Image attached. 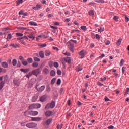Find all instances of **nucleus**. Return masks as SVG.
<instances>
[{
	"label": "nucleus",
	"instance_id": "0eeeda50",
	"mask_svg": "<svg viewBox=\"0 0 129 129\" xmlns=\"http://www.w3.org/2000/svg\"><path fill=\"white\" fill-rule=\"evenodd\" d=\"M31 119L32 121H40L42 118L40 117H32Z\"/></svg>",
	"mask_w": 129,
	"mask_h": 129
},
{
	"label": "nucleus",
	"instance_id": "a19ab883",
	"mask_svg": "<svg viewBox=\"0 0 129 129\" xmlns=\"http://www.w3.org/2000/svg\"><path fill=\"white\" fill-rule=\"evenodd\" d=\"M123 64H124V60H123V59H122L120 62V66H123Z\"/></svg>",
	"mask_w": 129,
	"mask_h": 129
},
{
	"label": "nucleus",
	"instance_id": "79ce46f5",
	"mask_svg": "<svg viewBox=\"0 0 129 129\" xmlns=\"http://www.w3.org/2000/svg\"><path fill=\"white\" fill-rule=\"evenodd\" d=\"M16 36L17 37H23L24 36V34L20 33H17Z\"/></svg>",
	"mask_w": 129,
	"mask_h": 129
},
{
	"label": "nucleus",
	"instance_id": "4d7b16f0",
	"mask_svg": "<svg viewBox=\"0 0 129 129\" xmlns=\"http://www.w3.org/2000/svg\"><path fill=\"white\" fill-rule=\"evenodd\" d=\"M126 22H129V18L126 16L124 15Z\"/></svg>",
	"mask_w": 129,
	"mask_h": 129
},
{
	"label": "nucleus",
	"instance_id": "c9c22d12",
	"mask_svg": "<svg viewBox=\"0 0 129 129\" xmlns=\"http://www.w3.org/2000/svg\"><path fill=\"white\" fill-rule=\"evenodd\" d=\"M14 84H15V85H17V86H19V85H20V81H17L16 80H14Z\"/></svg>",
	"mask_w": 129,
	"mask_h": 129
},
{
	"label": "nucleus",
	"instance_id": "f257e3e1",
	"mask_svg": "<svg viewBox=\"0 0 129 129\" xmlns=\"http://www.w3.org/2000/svg\"><path fill=\"white\" fill-rule=\"evenodd\" d=\"M55 102L52 101L50 104H47L45 106V109H50V108H54L55 107Z\"/></svg>",
	"mask_w": 129,
	"mask_h": 129
},
{
	"label": "nucleus",
	"instance_id": "c85d7f7f",
	"mask_svg": "<svg viewBox=\"0 0 129 129\" xmlns=\"http://www.w3.org/2000/svg\"><path fill=\"white\" fill-rule=\"evenodd\" d=\"M29 109H35V104L30 105L29 107Z\"/></svg>",
	"mask_w": 129,
	"mask_h": 129
},
{
	"label": "nucleus",
	"instance_id": "0e129e2a",
	"mask_svg": "<svg viewBox=\"0 0 129 129\" xmlns=\"http://www.w3.org/2000/svg\"><path fill=\"white\" fill-rule=\"evenodd\" d=\"M10 46L13 47V48H16V45H15V44H14V43H11L10 44Z\"/></svg>",
	"mask_w": 129,
	"mask_h": 129
},
{
	"label": "nucleus",
	"instance_id": "f3484780",
	"mask_svg": "<svg viewBox=\"0 0 129 129\" xmlns=\"http://www.w3.org/2000/svg\"><path fill=\"white\" fill-rule=\"evenodd\" d=\"M39 56L41 58H45V54L44 53V51H40Z\"/></svg>",
	"mask_w": 129,
	"mask_h": 129
},
{
	"label": "nucleus",
	"instance_id": "bf43d9fd",
	"mask_svg": "<svg viewBox=\"0 0 129 129\" xmlns=\"http://www.w3.org/2000/svg\"><path fill=\"white\" fill-rule=\"evenodd\" d=\"M63 54L65 55L66 56H71V54H70V53H69V52L63 53Z\"/></svg>",
	"mask_w": 129,
	"mask_h": 129
},
{
	"label": "nucleus",
	"instance_id": "69168bd1",
	"mask_svg": "<svg viewBox=\"0 0 129 129\" xmlns=\"http://www.w3.org/2000/svg\"><path fill=\"white\" fill-rule=\"evenodd\" d=\"M108 129H114V127L112 125H110L108 127Z\"/></svg>",
	"mask_w": 129,
	"mask_h": 129
},
{
	"label": "nucleus",
	"instance_id": "052dcab7",
	"mask_svg": "<svg viewBox=\"0 0 129 129\" xmlns=\"http://www.w3.org/2000/svg\"><path fill=\"white\" fill-rule=\"evenodd\" d=\"M61 73H62V72H61V70H57L58 75H61Z\"/></svg>",
	"mask_w": 129,
	"mask_h": 129
},
{
	"label": "nucleus",
	"instance_id": "338daca9",
	"mask_svg": "<svg viewBox=\"0 0 129 129\" xmlns=\"http://www.w3.org/2000/svg\"><path fill=\"white\" fill-rule=\"evenodd\" d=\"M42 4H43V5H45L47 3V2L46 1V0H43L42 2H41Z\"/></svg>",
	"mask_w": 129,
	"mask_h": 129
},
{
	"label": "nucleus",
	"instance_id": "4be33fe9",
	"mask_svg": "<svg viewBox=\"0 0 129 129\" xmlns=\"http://www.w3.org/2000/svg\"><path fill=\"white\" fill-rule=\"evenodd\" d=\"M82 70V67H81V66L79 65L77 67L76 71H78V72H79V71H81Z\"/></svg>",
	"mask_w": 129,
	"mask_h": 129
},
{
	"label": "nucleus",
	"instance_id": "39448f33",
	"mask_svg": "<svg viewBox=\"0 0 129 129\" xmlns=\"http://www.w3.org/2000/svg\"><path fill=\"white\" fill-rule=\"evenodd\" d=\"M45 86H42L39 88H38V86H36V89L38 90V91H39V92H42V91H44L45 90Z\"/></svg>",
	"mask_w": 129,
	"mask_h": 129
},
{
	"label": "nucleus",
	"instance_id": "c756f323",
	"mask_svg": "<svg viewBox=\"0 0 129 129\" xmlns=\"http://www.w3.org/2000/svg\"><path fill=\"white\" fill-rule=\"evenodd\" d=\"M65 61L69 64H70V63H71V59L69 58V57H67V58H66Z\"/></svg>",
	"mask_w": 129,
	"mask_h": 129
},
{
	"label": "nucleus",
	"instance_id": "de8ad7c7",
	"mask_svg": "<svg viewBox=\"0 0 129 129\" xmlns=\"http://www.w3.org/2000/svg\"><path fill=\"white\" fill-rule=\"evenodd\" d=\"M106 79L107 78L105 77L103 78H101L100 81H102V82H104L106 81Z\"/></svg>",
	"mask_w": 129,
	"mask_h": 129
},
{
	"label": "nucleus",
	"instance_id": "4c0bfd02",
	"mask_svg": "<svg viewBox=\"0 0 129 129\" xmlns=\"http://www.w3.org/2000/svg\"><path fill=\"white\" fill-rule=\"evenodd\" d=\"M12 64L13 66H16V65H17V59H13L12 61Z\"/></svg>",
	"mask_w": 129,
	"mask_h": 129
},
{
	"label": "nucleus",
	"instance_id": "aec40b11",
	"mask_svg": "<svg viewBox=\"0 0 129 129\" xmlns=\"http://www.w3.org/2000/svg\"><path fill=\"white\" fill-rule=\"evenodd\" d=\"M29 25H30V26H38V24H37V23L34 22V21H31L29 22Z\"/></svg>",
	"mask_w": 129,
	"mask_h": 129
},
{
	"label": "nucleus",
	"instance_id": "e433bc0d",
	"mask_svg": "<svg viewBox=\"0 0 129 129\" xmlns=\"http://www.w3.org/2000/svg\"><path fill=\"white\" fill-rule=\"evenodd\" d=\"M81 30H83V31H86L87 30V28H86V26H82L81 27Z\"/></svg>",
	"mask_w": 129,
	"mask_h": 129
},
{
	"label": "nucleus",
	"instance_id": "9d476101",
	"mask_svg": "<svg viewBox=\"0 0 129 129\" xmlns=\"http://www.w3.org/2000/svg\"><path fill=\"white\" fill-rule=\"evenodd\" d=\"M46 116H51V115H53V112L51 111H47L45 112Z\"/></svg>",
	"mask_w": 129,
	"mask_h": 129
},
{
	"label": "nucleus",
	"instance_id": "412c9836",
	"mask_svg": "<svg viewBox=\"0 0 129 129\" xmlns=\"http://www.w3.org/2000/svg\"><path fill=\"white\" fill-rule=\"evenodd\" d=\"M4 85H5V81H2L0 83V90L3 89V87H4Z\"/></svg>",
	"mask_w": 129,
	"mask_h": 129
},
{
	"label": "nucleus",
	"instance_id": "8fccbe9b",
	"mask_svg": "<svg viewBox=\"0 0 129 129\" xmlns=\"http://www.w3.org/2000/svg\"><path fill=\"white\" fill-rule=\"evenodd\" d=\"M19 59L21 61H23L25 60V59L24 58V57L22 56H19Z\"/></svg>",
	"mask_w": 129,
	"mask_h": 129
},
{
	"label": "nucleus",
	"instance_id": "37998d69",
	"mask_svg": "<svg viewBox=\"0 0 129 129\" xmlns=\"http://www.w3.org/2000/svg\"><path fill=\"white\" fill-rule=\"evenodd\" d=\"M12 39V34H9L7 36V40H11Z\"/></svg>",
	"mask_w": 129,
	"mask_h": 129
},
{
	"label": "nucleus",
	"instance_id": "c03bdc74",
	"mask_svg": "<svg viewBox=\"0 0 129 129\" xmlns=\"http://www.w3.org/2000/svg\"><path fill=\"white\" fill-rule=\"evenodd\" d=\"M55 82H56V78H53L51 80V84L53 85L55 83Z\"/></svg>",
	"mask_w": 129,
	"mask_h": 129
},
{
	"label": "nucleus",
	"instance_id": "864d4df0",
	"mask_svg": "<svg viewBox=\"0 0 129 129\" xmlns=\"http://www.w3.org/2000/svg\"><path fill=\"white\" fill-rule=\"evenodd\" d=\"M62 126H63L62 125V124H58L57 126V129H61L62 127Z\"/></svg>",
	"mask_w": 129,
	"mask_h": 129
},
{
	"label": "nucleus",
	"instance_id": "cd10ccee",
	"mask_svg": "<svg viewBox=\"0 0 129 129\" xmlns=\"http://www.w3.org/2000/svg\"><path fill=\"white\" fill-rule=\"evenodd\" d=\"M22 63L24 66H27V65H28V61L25 59L22 62Z\"/></svg>",
	"mask_w": 129,
	"mask_h": 129
},
{
	"label": "nucleus",
	"instance_id": "6e6d98bb",
	"mask_svg": "<svg viewBox=\"0 0 129 129\" xmlns=\"http://www.w3.org/2000/svg\"><path fill=\"white\" fill-rule=\"evenodd\" d=\"M50 28H51V29H53V30H56L57 29H58V27H55L52 25H50Z\"/></svg>",
	"mask_w": 129,
	"mask_h": 129
},
{
	"label": "nucleus",
	"instance_id": "a18cd8bd",
	"mask_svg": "<svg viewBox=\"0 0 129 129\" xmlns=\"http://www.w3.org/2000/svg\"><path fill=\"white\" fill-rule=\"evenodd\" d=\"M54 66L56 68H58V67H59V63L57 62H55L54 63Z\"/></svg>",
	"mask_w": 129,
	"mask_h": 129
},
{
	"label": "nucleus",
	"instance_id": "13d9d810",
	"mask_svg": "<svg viewBox=\"0 0 129 129\" xmlns=\"http://www.w3.org/2000/svg\"><path fill=\"white\" fill-rule=\"evenodd\" d=\"M94 46L95 45L94 44V43H91L90 45V48H91V49H92V48H94Z\"/></svg>",
	"mask_w": 129,
	"mask_h": 129
},
{
	"label": "nucleus",
	"instance_id": "2f4dec72",
	"mask_svg": "<svg viewBox=\"0 0 129 129\" xmlns=\"http://www.w3.org/2000/svg\"><path fill=\"white\" fill-rule=\"evenodd\" d=\"M24 3V1L23 0H18L16 2L17 5H21V4H23Z\"/></svg>",
	"mask_w": 129,
	"mask_h": 129
},
{
	"label": "nucleus",
	"instance_id": "774afa93",
	"mask_svg": "<svg viewBox=\"0 0 129 129\" xmlns=\"http://www.w3.org/2000/svg\"><path fill=\"white\" fill-rule=\"evenodd\" d=\"M128 92H129V88H127L126 90V92H125V94H127Z\"/></svg>",
	"mask_w": 129,
	"mask_h": 129
},
{
	"label": "nucleus",
	"instance_id": "f704fd0d",
	"mask_svg": "<svg viewBox=\"0 0 129 129\" xmlns=\"http://www.w3.org/2000/svg\"><path fill=\"white\" fill-rule=\"evenodd\" d=\"M52 119H48L46 122V124H50V123H51V122H52Z\"/></svg>",
	"mask_w": 129,
	"mask_h": 129
},
{
	"label": "nucleus",
	"instance_id": "f03ea898",
	"mask_svg": "<svg viewBox=\"0 0 129 129\" xmlns=\"http://www.w3.org/2000/svg\"><path fill=\"white\" fill-rule=\"evenodd\" d=\"M28 128H34L37 126V124L35 123H29L26 125Z\"/></svg>",
	"mask_w": 129,
	"mask_h": 129
},
{
	"label": "nucleus",
	"instance_id": "5fc2aeb1",
	"mask_svg": "<svg viewBox=\"0 0 129 129\" xmlns=\"http://www.w3.org/2000/svg\"><path fill=\"white\" fill-rule=\"evenodd\" d=\"M96 38L97 39V40H99L100 39V36H99V34H96Z\"/></svg>",
	"mask_w": 129,
	"mask_h": 129
},
{
	"label": "nucleus",
	"instance_id": "09e8293b",
	"mask_svg": "<svg viewBox=\"0 0 129 129\" xmlns=\"http://www.w3.org/2000/svg\"><path fill=\"white\" fill-rule=\"evenodd\" d=\"M40 38H43V36L42 35H39V36H38L36 39V41H39V40H40Z\"/></svg>",
	"mask_w": 129,
	"mask_h": 129
},
{
	"label": "nucleus",
	"instance_id": "9b49d317",
	"mask_svg": "<svg viewBox=\"0 0 129 129\" xmlns=\"http://www.w3.org/2000/svg\"><path fill=\"white\" fill-rule=\"evenodd\" d=\"M1 65L3 68H8L9 66V64L6 62H2Z\"/></svg>",
	"mask_w": 129,
	"mask_h": 129
},
{
	"label": "nucleus",
	"instance_id": "423d86ee",
	"mask_svg": "<svg viewBox=\"0 0 129 129\" xmlns=\"http://www.w3.org/2000/svg\"><path fill=\"white\" fill-rule=\"evenodd\" d=\"M39 112H38V111H31L29 112V114L30 115H32V116H36V115H38Z\"/></svg>",
	"mask_w": 129,
	"mask_h": 129
},
{
	"label": "nucleus",
	"instance_id": "72a5a7b5",
	"mask_svg": "<svg viewBox=\"0 0 129 129\" xmlns=\"http://www.w3.org/2000/svg\"><path fill=\"white\" fill-rule=\"evenodd\" d=\"M55 74H56V72H55V71L52 70L50 72V75H51V76H54Z\"/></svg>",
	"mask_w": 129,
	"mask_h": 129
},
{
	"label": "nucleus",
	"instance_id": "49530a36",
	"mask_svg": "<svg viewBox=\"0 0 129 129\" xmlns=\"http://www.w3.org/2000/svg\"><path fill=\"white\" fill-rule=\"evenodd\" d=\"M126 71V67H123L122 68V73H124V72H125Z\"/></svg>",
	"mask_w": 129,
	"mask_h": 129
},
{
	"label": "nucleus",
	"instance_id": "ea45409f",
	"mask_svg": "<svg viewBox=\"0 0 129 129\" xmlns=\"http://www.w3.org/2000/svg\"><path fill=\"white\" fill-rule=\"evenodd\" d=\"M119 17H118V16H115L113 18V20H114L115 21H116V22H118V19Z\"/></svg>",
	"mask_w": 129,
	"mask_h": 129
},
{
	"label": "nucleus",
	"instance_id": "1a4fd4ad",
	"mask_svg": "<svg viewBox=\"0 0 129 129\" xmlns=\"http://www.w3.org/2000/svg\"><path fill=\"white\" fill-rule=\"evenodd\" d=\"M69 48L70 50L71 51V52H74V44L72 43H70L69 45Z\"/></svg>",
	"mask_w": 129,
	"mask_h": 129
},
{
	"label": "nucleus",
	"instance_id": "b1692460",
	"mask_svg": "<svg viewBox=\"0 0 129 129\" xmlns=\"http://www.w3.org/2000/svg\"><path fill=\"white\" fill-rule=\"evenodd\" d=\"M35 108L36 109H39L41 108V104H34Z\"/></svg>",
	"mask_w": 129,
	"mask_h": 129
},
{
	"label": "nucleus",
	"instance_id": "20e7f679",
	"mask_svg": "<svg viewBox=\"0 0 129 129\" xmlns=\"http://www.w3.org/2000/svg\"><path fill=\"white\" fill-rule=\"evenodd\" d=\"M32 72H33V75H35V76H37L39 75V74L41 73V70H40V69H37L32 71Z\"/></svg>",
	"mask_w": 129,
	"mask_h": 129
},
{
	"label": "nucleus",
	"instance_id": "bb28decb",
	"mask_svg": "<svg viewBox=\"0 0 129 129\" xmlns=\"http://www.w3.org/2000/svg\"><path fill=\"white\" fill-rule=\"evenodd\" d=\"M33 59L35 61V62H40V61H41V59L40 58L36 56L34 57Z\"/></svg>",
	"mask_w": 129,
	"mask_h": 129
},
{
	"label": "nucleus",
	"instance_id": "dca6fc26",
	"mask_svg": "<svg viewBox=\"0 0 129 129\" xmlns=\"http://www.w3.org/2000/svg\"><path fill=\"white\" fill-rule=\"evenodd\" d=\"M28 37L29 39H32V40H34L35 39V36H34V34H33V33H31L30 35H29L28 36Z\"/></svg>",
	"mask_w": 129,
	"mask_h": 129
},
{
	"label": "nucleus",
	"instance_id": "5701e85b",
	"mask_svg": "<svg viewBox=\"0 0 129 129\" xmlns=\"http://www.w3.org/2000/svg\"><path fill=\"white\" fill-rule=\"evenodd\" d=\"M45 56L48 57V56H50V55H51V51L49 50H46L45 51Z\"/></svg>",
	"mask_w": 129,
	"mask_h": 129
},
{
	"label": "nucleus",
	"instance_id": "393cba45",
	"mask_svg": "<svg viewBox=\"0 0 129 129\" xmlns=\"http://www.w3.org/2000/svg\"><path fill=\"white\" fill-rule=\"evenodd\" d=\"M32 75H33V72H30L26 75V77L27 78H30Z\"/></svg>",
	"mask_w": 129,
	"mask_h": 129
},
{
	"label": "nucleus",
	"instance_id": "a878e982",
	"mask_svg": "<svg viewBox=\"0 0 129 129\" xmlns=\"http://www.w3.org/2000/svg\"><path fill=\"white\" fill-rule=\"evenodd\" d=\"M27 62H28V63H29V64H31L32 63H33V58H28L27 59Z\"/></svg>",
	"mask_w": 129,
	"mask_h": 129
},
{
	"label": "nucleus",
	"instance_id": "603ef678",
	"mask_svg": "<svg viewBox=\"0 0 129 129\" xmlns=\"http://www.w3.org/2000/svg\"><path fill=\"white\" fill-rule=\"evenodd\" d=\"M57 84H58V85H60V84H61V79H58L57 80Z\"/></svg>",
	"mask_w": 129,
	"mask_h": 129
},
{
	"label": "nucleus",
	"instance_id": "7ed1b4c3",
	"mask_svg": "<svg viewBox=\"0 0 129 129\" xmlns=\"http://www.w3.org/2000/svg\"><path fill=\"white\" fill-rule=\"evenodd\" d=\"M79 54L81 57V59H83V58L85 57V55H86V51H85V50H82L79 52Z\"/></svg>",
	"mask_w": 129,
	"mask_h": 129
},
{
	"label": "nucleus",
	"instance_id": "7c9ffc66",
	"mask_svg": "<svg viewBox=\"0 0 129 129\" xmlns=\"http://www.w3.org/2000/svg\"><path fill=\"white\" fill-rule=\"evenodd\" d=\"M88 14L89 15H90V16H91L92 17L94 15V12H93V11L90 10L88 12Z\"/></svg>",
	"mask_w": 129,
	"mask_h": 129
},
{
	"label": "nucleus",
	"instance_id": "680f3d73",
	"mask_svg": "<svg viewBox=\"0 0 129 129\" xmlns=\"http://www.w3.org/2000/svg\"><path fill=\"white\" fill-rule=\"evenodd\" d=\"M105 44H106V45H109V44H110V41L109 40H107V41H106Z\"/></svg>",
	"mask_w": 129,
	"mask_h": 129
},
{
	"label": "nucleus",
	"instance_id": "473e14b6",
	"mask_svg": "<svg viewBox=\"0 0 129 129\" xmlns=\"http://www.w3.org/2000/svg\"><path fill=\"white\" fill-rule=\"evenodd\" d=\"M95 2L96 3H101V4H103V3H105L104 0H95Z\"/></svg>",
	"mask_w": 129,
	"mask_h": 129
},
{
	"label": "nucleus",
	"instance_id": "e2e57ef3",
	"mask_svg": "<svg viewBox=\"0 0 129 129\" xmlns=\"http://www.w3.org/2000/svg\"><path fill=\"white\" fill-rule=\"evenodd\" d=\"M98 85H99V86H103V84L99 81L98 82Z\"/></svg>",
	"mask_w": 129,
	"mask_h": 129
},
{
	"label": "nucleus",
	"instance_id": "58836bf2",
	"mask_svg": "<svg viewBox=\"0 0 129 129\" xmlns=\"http://www.w3.org/2000/svg\"><path fill=\"white\" fill-rule=\"evenodd\" d=\"M104 31V28L100 27V28L98 29V32H99V33H100L101 32H103Z\"/></svg>",
	"mask_w": 129,
	"mask_h": 129
},
{
	"label": "nucleus",
	"instance_id": "a211bd4d",
	"mask_svg": "<svg viewBox=\"0 0 129 129\" xmlns=\"http://www.w3.org/2000/svg\"><path fill=\"white\" fill-rule=\"evenodd\" d=\"M39 66V63L37 62H34L32 64V67H34V68H37Z\"/></svg>",
	"mask_w": 129,
	"mask_h": 129
},
{
	"label": "nucleus",
	"instance_id": "2eb2a0df",
	"mask_svg": "<svg viewBox=\"0 0 129 129\" xmlns=\"http://www.w3.org/2000/svg\"><path fill=\"white\" fill-rule=\"evenodd\" d=\"M43 72L44 74H49V72H50V71H49V69L45 68L43 70Z\"/></svg>",
	"mask_w": 129,
	"mask_h": 129
},
{
	"label": "nucleus",
	"instance_id": "3c124183",
	"mask_svg": "<svg viewBox=\"0 0 129 129\" xmlns=\"http://www.w3.org/2000/svg\"><path fill=\"white\" fill-rule=\"evenodd\" d=\"M40 46L41 47V48H45V47L47 46V44H42L40 45Z\"/></svg>",
	"mask_w": 129,
	"mask_h": 129
},
{
	"label": "nucleus",
	"instance_id": "ddd939ff",
	"mask_svg": "<svg viewBox=\"0 0 129 129\" xmlns=\"http://www.w3.org/2000/svg\"><path fill=\"white\" fill-rule=\"evenodd\" d=\"M20 71L24 73H27L30 71V69H21Z\"/></svg>",
	"mask_w": 129,
	"mask_h": 129
},
{
	"label": "nucleus",
	"instance_id": "6ab92c4d",
	"mask_svg": "<svg viewBox=\"0 0 129 129\" xmlns=\"http://www.w3.org/2000/svg\"><path fill=\"white\" fill-rule=\"evenodd\" d=\"M122 41V39H121V38H120L117 43H116V45L117 46H120V44H121V42Z\"/></svg>",
	"mask_w": 129,
	"mask_h": 129
},
{
	"label": "nucleus",
	"instance_id": "4468645a",
	"mask_svg": "<svg viewBox=\"0 0 129 129\" xmlns=\"http://www.w3.org/2000/svg\"><path fill=\"white\" fill-rule=\"evenodd\" d=\"M37 99H38V95H35L32 97V101H33V102H35V101H36Z\"/></svg>",
	"mask_w": 129,
	"mask_h": 129
},
{
	"label": "nucleus",
	"instance_id": "6e6552de",
	"mask_svg": "<svg viewBox=\"0 0 129 129\" xmlns=\"http://www.w3.org/2000/svg\"><path fill=\"white\" fill-rule=\"evenodd\" d=\"M40 100L42 102H44V101H46L47 100V96L46 95H43L41 96L40 98Z\"/></svg>",
	"mask_w": 129,
	"mask_h": 129
},
{
	"label": "nucleus",
	"instance_id": "f8f14e48",
	"mask_svg": "<svg viewBox=\"0 0 129 129\" xmlns=\"http://www.w3.org/2000/svg\"><path fill=\"white\" fill-rule=\"evenodd\" d=\"M41 5H37L35 7H33L32 9L35 11H38L41 8Z\"/></svg>",
	"mask_w": 129,
	"mask_h": 129
}]
</instances>
